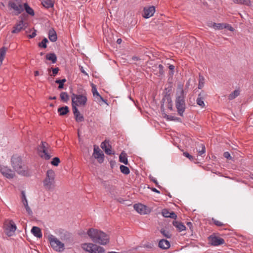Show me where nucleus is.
<instances>
[{
  "label": "nucleus",
  "instance_id": "38",
  "mask_svg": "<svg viewBox=\"0 0 253 253\" xmlns=\"http://www.w3.org/2000/svg\"><path fill=\"white\" fill-rule=\"evenodd\" d=\"M48 42V40L46 38H44L42 41L41 42H39L38 43V46L40 47H42V48H46L47 47V45H46V43Z\"/></svg>",
  "mask_w": 253,
  "mask_h": 253
},
{
  "label": "nucleus",
  "instance_id": "44",
  "mask_svg": "<svg viewBox=\"0 0 253 253\" xmlns=\"http://www.w3.org/2000/svg\"><path fill=\"white\" fill-rule=\"evenodd\" d=\"M21 194H22V202L23 203V205L24 206V205H26V204H28V201L26 199L24 191H22L21 192Z\"/></svg>",
  "mask_w": 253,
  "mask_h": 253
},
{
  "label": "nucleus",
  "instance_id": "30",
  "mask_svg": "<svg viewBox=\"0 0 253 253\" xmlns=\"http://www.w3.org/2000/svg\"><path fill=\"white\" fill-rule=\"evenodd\" d=\"M54 183V180H50V179L46 177L43 181V184L44 186L47 188L50 189L52 185Z\"/></svg>",
  "mask_w": 253,
  "mask_h": 253
},
{
  "label": "nucleus",
  "instance_id": "39",
  "mask_svg": "<svg viewBox=\"0 0 253 253\" xmlns=\"http://www.w3.org/2000/svg\"><path fill=\"white\" fill-rule=\"evenodd\" d=\"M234 2L239 4H244L247 5H250L251 4L250 0H234Z\"/></svg>",
  "mask_w": 253,
  "mask_h": 253
},
{
  "label": "nucleus",
  "instance_id": "61",
  "mask_svg": "<svg viewBox=\"0 0 253 253\" xmlns=\"http://www.w3.org/2000/svg\"><path fill=\"white\" fill-rule=\"evenodd\" d=\"M188 226H189L190 228L192 227V224L190 222H188L187 223Z\"/></svg>",
  "mask_w": 253,
  "mask_h": 253
},
{
  "label": "nucleus",
  "instance_id": "60",
  "mask_svg": "<svg viewBox=\"0 0 253 253\" xmlns=\"http://www.w3.org/2000/svg\"><path fill=\"white\" fill-rule=\"evenodd\" d=\"M60 97L61 100L63 101V92L60 93Z\"/></svg>",
  "mask_w": 253,
  "mask_h": 253
},
{
  "label": "nucleus",
  "instance_id": "17",
  "mask_svg": "<svg viewBox=\"0 0 253 253\" xmlns=\"http://www.w3.org/2000/svg\"><path fill=\"white\" fill-rule=\"evenodd\" d=\"M162 214L165 217H170L174 219L177 218V215L174 212H169V211L167 209H164L162 210Z\"/></svg>",
  "mask_w": 253,
  "mask_h": 253
},
{
  "label": "nucleus",
  "instance_id": "41",
  "mask_svg": "<svg viewBox=\"0 0 253 253\" xmlns=\"http://www.w3.org/2000/svg\"><path fill=\"white\" fill-rule=\"evenodd\" d=\"M160 232L166 238H171V235L169 231L166 230L164 228H162L160 230Z\"/></svg>",
  "mask_w": 253,
  "mask_h": 253
},
{
  "label": "nucleus",
  "instance_id": "3",
  "mask_svg": "<svg viewBox=\"0 0 253 253\" xmlns=\"http://www.w3.org/2000/svg\"><path fill=\"white\" fill-rule=\"evenodd\" d=\"M175 107L177 109L178 114L180 116H183V113L186 108L185 101V97L184 95V91L182 89L179 92L176 93L175 99Z\"/></svg>",
  "mask_w": 253,
  "mask_h": 253
},
{
  "label": "nucleus",
  "instance_id": "31",
  "mask_svg": "<svg viewBox=\"0 0 253 253\" xmlns=\"http://www.w3.org/2000/svg\"><path fill=\"white\" fill-rule=\"evenodd\" d=\"M48 71L49 72V74L50 76L55 77L58 73L59 71V69L58 67H56L54 68H51L48 69Z\"/></svg>",
  "mask_w": 253,
  "mask_h": 253
},
{
  "label": "nucleus",
  "instance_id": "7",
  "mask_svg": "<svg viewBox=\"0 0 253 253\" xmlns=\"http://www.w3.org/2000/svg\"><path fill=\"white\" fill-rule=\"evenodd\" d=\"M3 228L4 232L8 237H11L14 235L16 226L12 220H5L3 223Z\"/></svg>",
  "mask_w": 253,
  "mask_h": 253
},
{
  "label": "nucleus",
  "instance_id": "36",
  "mask_svg": "<svg viewBox=\"0 0 253 253\" xmlns=\"http://www.w3.org/2000/svg\"><path fill=\"white\" fill-rule=\"evenodd\" d=\"M240 94L239 91L238 90H235L228 96V99L230 100H233V99L237 97Z\"/></svg>",
  "mask_w": 253,
  "mask_h": 253
},
{
  "label": "nucleus",
  "instance_id": "47",
  "mask_svg": "<svg viewBox=\"0 0 253 253\" xmlns=\"http://www.w3.org/2000/svg\"><path fill=\"white\" fill-rule=\"evenodd\" d=\"M211 220L213 221L214 224L217 226L221 227L224 225V224L222 222H221L218 220H217L216 219H214V218H212L211 219Z\"/></svg>",
  "mask_w": 253,
  "mask_h": 253
},
{
  "label": "nucleus",
  "instance_id": "11",
  "mask_svg": "<svg viewBox=\"0 0 253 253\" xmlns=\"http://www.w3.org/2000/svg\"><path fill=\"white\" fill-rule=\"evenodd\" d=\"M0 170L2 174L8 179L13 178L15 175L14 172L7 167H0Z\"/></svg>",
  "mask_w": 253,
  "mask_h": 253
},
{
  "label": "nucleus",
  "instance_id": "19",
  "mask_svg": "<svg viewBox=\"0 0 253 253\" xmlns=\"http://www.w3.org/2000/svg\"><path fill=\"white\" fill-rule=\"evenodd\" d=\"M31 232L36 237L41 238L42 237V233L41 229L37 226H33L31 229Z\"/></svg>",
  "mask_w": 253,
  "mask_h": 253
},
{
  "label": "nucleus",
  "instance_id": "59",
  "mask_svg": "<svg viewBox=\"0 0 253 253\" xmlns=\"http://www.w3.org/2000/svg\"><path fill=\"white\" fill-rule=\"evenodd\" d=\"M151 190L152 191L154 192L157 193H160V192L158 190H157L156 188H151Z\"/></svg>",
  "mask_w": 253,
  "mask_h": 253
},
{
  "label": "nucleus",
  "instance_id": "10",
  "mask_svg": "<svg viewBox=\"0 0 253 253\" xmlns=\"http://www.w3.org/2000/svg\"><path fill=\"white\" fill-rule=\"evenodd\" d=\"M93 156L97 159L99 163H102L104 161V155L98 147L94 146Z\"/></svg>",
  "mask_w": 253,
  "mask_h": 253
},
{
  "label": "nucleus",
  "instance_id": "46",
  "mask_svg": "<svg viewBox=\"0 0 253 253\" xmlns=\"http://www.w3.org/2000/svg\"><path fill=\"white\" fill-rule=\"evenodd\" d=\"M92 92L93 94V96L94 97L95 96H98V94L99 93L97 91V88L94 84H92Z\"/></svg>",
  "mask_w": 253,
  "mask_h": 253
},
{
  "label": "nucleus",
  "instance_id": "25",
  "mask_svg": "<svg viewBox=\"0 0 253 253\" xmlns=\"http://www.w3.org/2000/svg\"><path fill=\"white\" fill-rule=\"evenodd\" d=\"M24 9L25 10L26 13L28 14L33 16L35 15V12L34 10L28 5L27 3H24L23 4Z\"/></svg>",
  "mask_w": 253,
  "mask_h": 253
},
{
  "label": "nucleus",
  "instance_id": "32",
  "mask_svg": "<svg viewBox=\"0 0 253 253\" xmlns=\"http://www.w3.org/2000/svg\"><path fill=\"white\" fill-rule=\"evenodd\" d=\"M42 5L45 8H49L53 6V3L51 0H44L42 1Z\"/></svg>",
  "mask_w": 253,
  "mask_h": 253
},
{
  "label": "nucleus",
  "instance_id": "50",
  "mask_svg": "<svg viewBox=\"0 0 253 253\" xmlns=\"http://www.w3.org/2000/svg\"><path fill=\"white\" fill-rule=\"evenodd\" d=\"M24 206L25 207L26 211L28 213V214L31 215L33 213V212L31 210L30 208L29 207V206H28V204H26Z\"/></svg>",
  "mask_w": 253,
  "mask_h": 253
},
{
  "label": "nucleus",
  "instance_id": "43",
  "mask_svg": "<svg viewBox=\"0 0 253 253\" xmlns=\"http://www.w3.org/2000/svg\"><path fill=\"white\" fill-rule=\"evenodd\" d=\"M200 146L201 147L202 149L201 150L198 151V152L199 155L201 156L203 154L205 153L206 148H205L204 144H200Z\"/></svg>",
  "mask_w": 253,
  "mask_h": 253
},
{
  "label": "nucleus",
  "instance_id": "27",
  "mask_svg": "<svg viewBox=\"0 0 253 253\" xmlns=\"http://www.w3.org/2000/svg\"><path fill=\"white\" fill-rule=\"evenodd\" d=\"M163 115H164V117L166 118L168 121H173L177 122L181 121V119L179 118L171 115H168L166 114L165 112L163 113Z\"/></svg>",
  "mask_w": 253,
  "mask_h": 253
},
{
  "label": "nucleus",
  "instance_id": "51",
  "mask_svg": "<svg viewBox=\"0 0 253 253\" xmlns=\"http://www.w3.org/2000/svg\"><path fill=\"white\" fill-rule=\"evenodd\" d=\"M183 155L188 158L190 160L192 161L194 160V157L190 155L188 152H183Z\"/></svg>",
  "mask_w": 253,
  "mask_h": 253
},
{
  "label": "nucleus",
  "instance_id": "63",
  "mask_svg": "<svg viewBox=\"0 0 253 253\" xmlns=\"http://www.w3.org/2000/svg\"><path fill=\"white\" fill-rule=\"evenodd\" d=\"M132 59L133 60H135V61H137L139 60V58L138 57H136V56H133L132 57Z\"/></svg>",
  "mask_w": 253,
  "mask_h": 253
},
{
  "label": "nucleus",
  "instance_id": "5",
  "mask_svg": "<svg viewBox=\"0 0 253 253\" xmlns=\"http://www.w3.org/2000/svg\"><path fill=\"white\" fill-rule=\"evenodd\" d=\"M8 7L14 11L15 15H18L24 11L22 0H10L8 2Z\"/></svg>",
  "mask_w": 253,
  "mask_h": 253
},
{
  "label": "nucleus",
  "instance_id": "52",
  "mask_svg": "<svg viewBox=\"0 0 253 253\" xmlns=\"http://www.w3.org/2000/svg\"><path fill=\"white\" fill-rule=\"evenodd\" d=\"M223 156L228 160H231L232 159V157L230 155V154L228 152H224L223 153Z\"/></svg>",
  "mask_w": 253,
  "mask_h": 253
},
{
  "label": "nucleus",
  "instance_id": "42",
  "mask_svg": "<svg viewBox=\"0 0 253 253\" xmlns=\"http://www.w3.org/2000/svg\"><path fill=\"white\" fill-rule=\"evenodd\" d=\"M60 163V160L58 157H55L53 158L51 162V164L52 166L57 167L58 166L59 164Z\"/></svg>",
  "mask_w": 253,
  "mask_h": 253
},
{
  "label": "nucleus",
  "instance_id": "45",
  "mask_svg": "<svg viewBox=\"0 0 253 253\" xmlns=\"http://www.w3.org/2000/svg\"><path fill=\"white\" fill-rule=\"evenodd\" d=\"M109 141L105 140L101 144V148L104 151L105 149L108 147Z\"/></svg>",
  "mask_w": 253,
  "mask_h": 253
},
{
  "label": "nucleus",
  "instance_id": "4",
  "mask_svg": "<svg viewBox=\"0 0 253 253\" xmlns=\"http://www.w3.org/2000/svg\"><path fill=\"white\" fill-rule=\"evenodd\" d=\"M38 151L40 157L45 160H49L53 156L51 147L45 142L42 141Z\"/></svg>",
  "mask_w": 253,
  "mask_h": 253
},
{
  "label": "nucleus",
  "instance_id": "15",
  "mask_svg": "<svg viewBox=\"0 0 253 253\" xmlns=\"http://www.w3.org/2000/svg\"><path fill=\"white\" fill-rule=\"evenodd\" d=\"M134 209L139 213L141 214H145L147 213V207L141 204H134Z\"/></svg>",
  "mask_w": 253,
  "mask_h": 253
},
{
  "label": "nucleus",
  "instance_id": "56",
  "mask_svg": "<svg viewBox=\"0 0 253 253\" xmlns=\"http://www.w3.org/2000/svg\"><path fill=\"white\" fill-rule=\"evenodd\" d=\"M58 112L60 116H63V106L60 107L58 109Z\"/></svg>",
  "mask_w": 253,
  "mask_h": 253
},
{
  "label": "nucleus",
  "instance_id": "34",
  "mask_svg": "<svg viewBox=\"0 0 253 253\" xmlns=\"http://www.w3.org/2000/svg\"><path fill=\"white\" fill-rule=\"evenodd\" d=\"M46 177L50 179V180H54L55 177V172L52 169H49L46 172Z\"/></svg>",
  "mask_w": 253,
  "mask_h": 253
},
{
  "label": "nucleus",
  "instance_id": "23",
  "mask_svg": "<svg viewBox=\"0 0 253 253\" xmlns=\"http://www.w3.org/2000/svg\"><path fill=\"white\" fill-rule=\"evenodd\" d=\"M48 38L51 42H54L57 40V35L54 29H51L48 32Z\"/></svg>",
  "mask_w": 253,
  "mask_h": 253
},
{
  "label": "nucleus",
  "instance_id": "24",
  "mask_svg": "<svg viewBox=\"0 0 253 253\" xmlns=\"http://www.w3.org/2000/svg\"><path fill=\"white\" fill-rule=\"evenodd\" d=\"M7 50V48L5 46H3L0 48V66L2 65Z\"/></svg>",
  "mask_w": 253,
  "mask_h": 253
},
{
  "label": "nucleus",
  "instance_id": "20",
  "mask_svg": "<svg viewBox=\"0 0 253 253\" xmlns=\"http://www.w3.org/2000/svg\"><path fill=\"white\" fill-rule=\"evenodd\" d=\"M159 247L162 249H168L170 247V243L166 239H162L159 241Z\"/></svg>",
  "mask_w": 253,
  "mask_h": 253
},
{
  "label": "nucleus",
  "instance_id": "49",
  "mask_svg": "<svg viewBox=\"0 0 253 253\" xmlns=\"http://www.w3.org/2000/svg\"><path fill=\"white\" fill-rule=\"evenodd\" d=\"M105 153L107 155H111L114 154V153H113L112 150H111V146L110 144H108V147L105 149L104 150Z\"/></svg>",
  "mask_w": 253,
  "mask_h": 253
},
{
  "label": "nucleus",
  "instance_id": "13",
  "mask_svg": "<svg viewBox=\"0 0 253 253\" xmlns=\"http://www.w3.org/2000/svg\"><path fill=\"white\" fill-rule=\"evenodd\" d=\"M155 12V7L150 6L148 7H144L143 9L144 14L143 17L146 19H148L152 17Z\"/></svg>",
  "mask_w": 253,
  "mask_h": 253
},
{
  "label": "nucleus",
  "instance_id": "40",
  "mask_svg": "<svg viewBox=\"0 0 253 253\" xmlns=\"http://www.w3.org/2000/svg\"><path fill=\"white\" fill-rule=\"evenodd\" d=\"M153 67L158 68L159 70V73H157L156 74H159V76H162L164 74V66L162 64H159L158 66H157V65H155L153 66Z\"/></svg>",
  "mask_w": 253,
  "mask_h": 253
},
{
  "label": "nucleus",
  "instance_id": "28",
  "mask_svg": "<svg viewBox=\"0 0 253 253\" xmlns=\"http://www.w3.org/2000/svg\"><path fill=\"white\" fill-rule=\"evenodd\" d=\"M119 161L120 162L124 163L125 165L128 164V161L127 158L126 154L122 152L119 156Z\"/></svg>",
  "mask_w": 253,
  "mask_h": 253
},
{
  "label": "nucleus",
  "instance_id": "6",
  "mask_svg": "<svg viewBox=\"0 0 253 253\" xmlns=\"http://www.w3.org/2000/svg\"><path fill=\"white\" fill-rule=\"evenodd\" d=\"M81 248L89 253H105V250L103 247L93 243L82 244Z\"/></svg>",
  "mask_w": 253,
  "mask_h": 253
},
{
  "label": "nucleus",
  "instance_id": "22",
  "mask_svg": "<svg viewBox=\"0 0 253 253\" xmlns=\"http://www.w3.org/2000/svg\"><path fill=\"white\" fill-rule=\"evenodd\" d=\"M209 26L210 27H212L215 30L223 29L226 27L225 25L223 23H215L212 22L209 24Z\"/></svg>",
  "mask_w": 253,
  "mask_h": 253
},
{
  "label": "nucleus",
  "instance_id": "29",
  "mask_svg": "<svg viewBox=\"0 0 253 253\" xmlns=\"http://www.w3.org/2000/svg\"><path fill=\"white\" fill-rule=\"evenodd\" d=\"M94 98V100L98 103H99L100 105L102 104V102H104L107 105H108V103L107 102V100L104 99L100 95V94H98V96H95L93 97Z\"/></svg>",
  "mask_w": 253,
  "mask_h": 253
},
{
  "label": "nucleus",
  "instance_id": "2",
  "mask_svg": "<svg viewBox=\"0 0 253 253\" xmlns=\"http://www.w3.org/2000/svg\"><path fill=\"white\" fill-rule=\"evenodd\" d=\"M11 166L14 170L19 174L24 176L29 177L31 175V172L27 167L23 166V162L20 156L13 155L11 158Z\"/></svg>",
  "mask_w": 253,
  "mask_h": 253
},
{
  "label": "nucleus",
  "instance_id": "18",
  "mask_svg": "<svg viewBox=\"0 0 253 253\" xmlns=\"http://www.w3.org/2000/svg\"><path fill=\"white\" fill-rule=\"evenodd\" d=\"M205 96V93L203 91H202L199 94L196 100L197 104L201 107H204L205 106V103L204 102Z\"/></svg>",
  "mask_w": 253,
  "mask_h": 253
},
{
  "label": "nucleus",
  "instance_id": "58",
  "mask_svg": "<svg viewBox=\"0 0 253 253\" xmlns=\"http://www.w3.org/2000/svg\"><path fill=\"white\" fill-rule=\"evenodd\" d=\"M69 108L67 106H64V115L69 112Z\"/></svg>",
  "mask_w": 253,
  "mask_h": 253
},
{
  "label": "nucleus",
  "instance_id": "37",
  "mask_svg": "<svg viewBox=\"0 0 253 253\" xmlns=\"http://www.w3.org/2000/svg\"><path fill=\"white\" fill-rule=\"evenodd\" d=\"M205 83V78L201 75H199V80L198 84V88L201 89L203 87Z\"/></svg>",
  "mask_w": 253,
  "mask_h": 253
},
{
  "label": "nucleus",
  "instance_id": "54",
  "mask_svg": "<svg viewBox=\"0 0 253 253\" xmlns=\"http://www.w3.org/2000/svg\"><path fill=\"white\" fill-rule=\"evenodd\" d=\"M37 30H34V32L30 35H28V37L30 39H32L35 38L37 34H36Z\"/></svg>",
  "mask_w": 253,
  "mask_h": 253
},
{
  "label": "nucleus",
  "instance_id": "8",
  "mask_svg": "<svg viewBox=\"0 0 253 253\" xmlns=\"http://www.w3.org/2000/svg\"><path fill=\"white\" fill-rule=\"evenodd\" d=\"M72 107L73 105L84 106L87 102V97L85 94H73L72 97Z\"/></svg>",
  "mask_w": 253,
  "mask_h": 253
},
{
  "label": "nucleus",
  "instance_id": "64",
  "mask_svg": "<svg viewBox=\"0 0 253 253\" xmlns=\"http://www.w3.org/2000/svg\"><path fill=\"white\" fill-rule=\"evenodd\" d=\"M34 75L35 76H38L39 75V72L38 71H36L34 72Z\"/></svg>",
  "mask_w": 253,
  "mask_h": 253
},
{
  "label": "nucleus",
  "instance_id": "14",
  "mask_svg": "<svg viewBox=\"0 0 253 253\" xmlns=\"http://www.w3.org/2000/svg\"><path fill=\"white\" fill-rule=\"evenodd\" d=\"M26 23H24L23 20L21 18L18 22L16 23L13 27V29L11 31L12 34H17L19 33L22 30L24 29V26Z\"/></svg>",
  "mask_w": 253,
  "mask_h": 253
},
{
  "label": "nucleus",
  "instance_id": "26",
  "mask_svg": "<svg viewBox=\"0 0 253 253\" xmlns=\"http://www.w3.org/2000/svg\"><path fill=\"white\" fill-rule=\"evenodd\" d=\"M45 58L47 60L51 61L52 63H55L57 61V57L54 53H47Z\"/></svg>",
  "mask_w": 253,
  "mask_h": 253
},
{
  "label": "nucleus",
  "instance_id": "48",
  "mask_svg": "<svg viewBox=\"0 0 253 253\" xmlns=\"http://www.w3.org/2000/svg\"><path fill=\"white\" fill-rule=\"evenodd\" d=\"M55 83L59 84L58 89L63 88V79L56 80Z\"/></svg>",
  "mask_w": 253,
  "mask_h": 253
},
{
  "label": "nucleus",
  "instance_id": "12",
  "mask_svg": "<svg viewBox=\"0 0 253 253\" xmlns=\"http://www.w3.org/2000/svg\"><path fill=\"white\" fill-rule=\"evenodd\" d=\"M209 238L211 245L214 246H218L225 243V241L223 239L217 236L211 235Z\"/></svg>",
  "mask_w": 253,
  "mask_h": 253
},
{
  "label": "nucleus",
  "instance_id": "33",
  "mask_svg": "<svg viewBox=\"0 0 253 253\" xmlns=\"http://www.w3.org/2000/svg\"><path fill=\"white\" fill-rule=\"evenodd\" d=\"M165 98L167 99L168 102V109H169L170 110H172V100H171V97L170 96V95L167 93L166 95H165Z\"/></svg>",
  "mask_w": 253,
  "mask_h": 253
},
{
  "label": "nucleus",
  "instance_id": "1",
  "mask_svg": "<svg viewBox=\"0 0 253 253\" xmlns=\"http://www.w3.org/2000/svg\"><path fill=\"white\" fill-rule=\"evenodd\" d=\"M87 234L93 243L105 245L109 242V235L101 230L91 228L87 230Z\"/></svg>",
  "mask_w": 253,
  "mask_h": 253
},
{
  "label": "nucleus",
  "instance_id": "53",
  "mask_svg": "<svg viewBox=\"0 0 253 253\" xmlns=\"http://www.w3.org/2000/svg\"><path fill=\"white\" fill-rule=\"evenodd\" d=\"M150 180L151 181H152L153 182H154L155 183V184L156 185V186L160 188H161V186L160 185H158V182L157 181V180H156V179L153 177H150Z\"/></svg>",
  "mask_w": 253,
  "mask_h": 253
},
{
  "label": "nucleus",
  "instance_id": "9",
  "mask_svg": "<svg viewBox=\"0 0 253 253\" xmlns=\"http://www.w3.org/2000/svg\"><path fill=\"white\" fill-rule=\"evenodd\" d=\"M48 239L50 245L53 250L59 252L62 251L63 250V243L52 235L49 236Z\"/></svg>",
  "mask_w": 253,
  "mask_h": 253
},
{
  "label": "nucleus",
  "instance_id": "57",
  "mask_svg": "<svg viewBox=\"0 0 253 253\" xmlns=\"http://www.w3.org/2000/svg\"><path fill=\"white\" fill-rule=\"evenodd\" d=\"M174 66L173 65H170L169 66V68L170 70L171 71V74H173V70L174 69Z\"/></svg>",
  "mask_w": 253,
  "mask_h": 253
},
{
  "label": "nucleus",
  "instance_id": "55",
  "mask_svg": "<svg viewBox=\"0 0 253 253\" xmlns=\"http://www.w3.org/2000/svg\"><path fill=\"white\" fill-rule=\"evenodd\" d=\"M78 234L82 237H85L87 234V232H85L84 230H80L79 231Z\"/></svg>",
  "mask_w": 253,
  "mask_h": 253
},
{
  "label": "nucleus",
  "instance_id": "62",
  "mask_svg": "<svg viewBox=\"0 0 253 253\" xmlns=\"http://www.w3.org/2000/svg\"><path fill=\"white\" fill-rule=\"evenodd\" d=\"M122 39H118L117 40V43L118 44H121V43L122 42Z\"/></svg>",
  "mask_w": 253,
  "mask_h": 253
},
{
  "label": "nucleus",
  "instance_id": "35",
  "mask_svg": "<svg viewBox=\"0 0 253 253\" xmlns=\"http://www.w3.org/2000/svg\"><path fill=\"white\" fill-rule=\"evenodd\" d=\"M120 169L121 172L123 173V174L127 175L129 174L130 172L129 168L126 166L121 165Z\"/></svg>",
  "mask_w": 253,
  "mask_h": 253
},
{
  "label": "nucleus",
  "instance_id": "16",
  "mask_svg": "<svg viewBox=\"0 0 253 253\" xmlns=\"http://www.w3.org/2000/svg\"><path fill=\"white\" fill-rule=\"evenodd\" d=\"M73 112L74 113L75 120L77 122H82L84 121V118L83 115L81 114L78 108L76 106L73 105L72 107Z\"/></svg>",
  "mask_w": 253,
  "mask_h": 253
},
{
  "label": "nucleus",
  "instance_id": "21",
  "mask_svg": "<svg viewBox=\"0 0 253 253\" xmlns=\"http://www.w3.org/2000/svg\"><path fill=\"white\" fill-rule=\"evenodd\" d=\"M172 224L177 229L179 232L185 230L186 229L185 226L183 224V223L181 222L173 221Z\"/></svg>",
  "mask_w": 253,
  "mask_h": 253
}]
</instances>
